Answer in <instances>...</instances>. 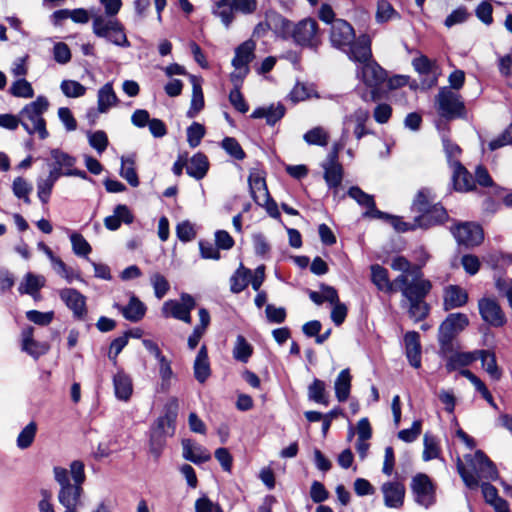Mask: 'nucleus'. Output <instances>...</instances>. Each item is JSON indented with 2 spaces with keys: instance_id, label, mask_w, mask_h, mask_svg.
Returning <instances> with one entry per match:
<instances>
[{
  "instance_id": "nucleus-1",
  "label": "nucleus",
  "mask_w": 512,
  "mask_h": 512,
  "mask_svg": "<svg viewBox=\"0 0 512 512\" xmlns=\"http://www.w3.org/2000/svg\"><path fill=\"white\" fill-rule=\"evenodd\" d=\"M465 460L470 469L465 467L460 458L457 459L456 466L468 488H478L480 479L494 480L497 477L496 466L482 450H477L474 455H465Z\"/></svg>"
},
{
  "instance_id": "nucleus-2",
  "label": "nucleus",
  "mask_w": 512,
  "mask_h": 512,
  "mask_svg": "<svg viewBox=\"0 0 512 512\" xmlns=\"http://www.w3.org/2000/svg\"><path fill=\"white\" fill-rule=\"evenodd\" d=\"M428 256L426 255L421 264L413 267L412 279L407 275H398L396 277L397 291H400L404 300L425 299L432 289L430 280L423 278L422 266L425 264Z\"/></svg>"
},
{
  "instance_id": "nucleus-3",
  "label": "nucleus",
  "mask_w": 512,
  "mask_h": 512,
  "mask_svg": "<svg viewBox=\"0 0 512 512\" xmlns=\"http://www.w3.org/2000/svg\"><path fill=\"white\" fill-rule=\"evenodd\" d=\"M48 107V99L45 96H38L35 101L25 105L20 111L21 125L30 135L38 133L40 139L48 137L46 121L42 117Z\"/></svg>"
},
{
  "instance_id": "nucleus-4",
  "label": "nucleus",
  "mask_w": 512,
  "mask_h": 512,
  "mask_svg": "<svg viewBox=\"0 0 512 512\" xmlns=\"http://www.w3.org/2000/svg\"><path fill=\"white\" fill-rule=\"evenodd\" d=\"M468 324L469 319L463 313H451L440 324L437 338L441 356H447L449 353L454 352V340Z\"/></svg>"
},
{
  "instance_id": "nucleus-5",
  "label": "nucleus",
  "mask_w": 512,
  "mask_h": 512,
  "mask_svg": "<svg viewBox=\"0 0 512 512\" xmlns=\"http://www.w3.org/2000/svg\"><path fill=\"white\" fill-rule=\"evenodd\" d=\"M257 7V0H218L215 2L212 13L220 19L226 29H229L237 13L251 15Z\"/></svg>"
},
{
  "instance_id": "nucleus-6",
  "label": "nucleus",
  "mask_w": 512,
  "mask_h": 512,
  "mask_svg": "<svg viewBox=\"0 0 512 512\" xmlns=\"http://www.w3.org/2000/svg\"><path fill=\"white\" fill-rule=\"evenodd\" d=\"M92 29L93 33L100 38H105L107 41L120 47H129L124 27L119 20L105 17L103 15L93 16Z\"/></svg>"
},
{
  "instance_id": "nucleus-7",
  "label": "nucleus",
  "mask_w": 512,
  "mask_h": 512,
  "mask_svg": "<svg viewBox=\"0 0 512 512\" xmlns=\"http://www.w3.org/2000/svg\"><path fill=\"white\" fill-rule=\"evenodd\" d=\"M435 104L438 114L446 120L463 118L466 114L465 105L461 95L452 91L448 87H442L439 89L435 98Z\"/></svg>"
},
{
  "instance_id": "nucleus-8",
  "label": "nucleus",
  "mask_w": 512,
  "mask_h": 512,
  "mask_svg": "<svg viewBox=\"0 0 512 512\" xmlns=\"http://www.w3.org/2000/svg\"><path fill=\"white\" fill-rule=\"evenodd\" d=\"M410 488L418 505L428 509L436 503V487L428 475L418 473L413 476Z\"/></svg>"
},
{
  "instance_id": "nucleus-9",
  "label": "nucleus",
  "mask_w": 512,
  "mask_h": 512,
  "mask_svg": "<svg viewBox=\"0 0 512 512\" xmlns=\"http://www.w3.org/2000/svg\"><path fill=\"white\" fill-rule=\"evenodd\" d=\"M357 76L362 79L366 86L373 89L371 99L376 101L378 98L377 89L387 81V72L372 58L357 67Z\"/></svg>"
},
{
  "instance_id": "nucleus-10",
  "label": "nucleus",
  "mask_w": 512,
  "mask_h": 512,
  "mask_svg": "<svg viewBox=\"0 0 512 512\" xmlns=\"http://www.w3.org/2000/svg\"><path fill=\"white\" fill-rule=\"evenodd\" d=\"M195 299L187 293L181 294L180 300H167L162 306L164 317H172L187 324L191 323V311L195 308Z\"/></svg>"
},
{
  "instance_id": "nucleus-11",
  "label": "nucleus",
  "mask_w": 512,
  "mask_h": 512,
  "mask_svg": "<svg viewBox=\"0 0 512 512\" xmlns=\"http://www.w3.org/2000/svg\"><path fill=\"white\" fill-rule=\"evenodd\" d=\"M317 22L311 18L303 19L296 25L293 24L290 38L303 47H317L319 44L317 36Z\"/></svg>"
},
{
  "instance_id": "nucleus-12",
  "label": "nucleus",
  "mask_w": 512,
  "mask_h": 512,
  "mask_svg": "<svg viewBox=\"0 0 512 512\" xmlns=\"http://www.w3.org/2000/svg\"><path fill=\"white\" fill-rule=\"evenodd\" d=\"M451 231L457 243L466 248L479 245L484 238L481 226L475 223H461L452 228Z\"/></svg>"
},
{
  "instance_id": "nucleus-13",
  "label": "nucleus",
  "mask_w": 512,
  "mask_h": 512,
  "mask_svg": "<svg viewBox=\"0 0 512 512\" xmlns=\"http://www.w3.org/2000/svg\"><path fill=\"white\" fill-rule=\"evenodd\" d=\"M343 51L350 60L361 66L372 59L371 39L368 35L362 34L357 39L354 38L353 42Z\"/></svg>"
},
{
  "instance_id": "nucleus-14",
  "label": "nucleus",
  "mask_w": 512,
  "mask_h": 512,
  "mask_svg": "<svg viewBox=\"0 0 512 512\" xmlns=\"http://www.w3.org/2000/svg\"><path fill=\"white\" fill-rule=\"evenodd\" d=\"M478 308L482 319L491 326L501 327L505 324V314L495 299H480L478 302Z\"/></svg>"
},
{
  "instance_id": "nucleus-15",
  "label": "nucleus",
  "mask_w": 512,
  "mask_h": 512,
  "mask_svg": "<svg viewBox=\"0 0 512 512\" xmlns=\"http://www.w3.org/2000/svg\"><path fill=\"white\" fill-rule=\"evenodd\" d=\"M355 33L353 27L345 20L336 19L333 21L330 32L331 44L341 50L353 42Z\"/></svg>"
},
{
  "instance_id": "nucleus-16",
  "label": "nucleus",
  "mask_w": 512,
  "mask_h": 512,
  "mask_svg": "<svg viewBox=\"0 0 512 512\" xmlns=\"http://www.w3.org/2000/svg\"><path fill=\"white\" fill-rule=\"evenodd\" d=\"M449 219L446 209L439 205H433L427 210L414 217V226L417 228L428 229L436 225H441Z\"/></svg>"
},
{
  "instance_id": "nucleus-17",
  "label": "nucleus",
  "mask_w": 512,
  "mask_h": 512,
  "mask_svg": "<svg viewBox=\"0 0 512 512\" xmlns=\"http://www.w3.org/2000/svg\"><path fill=\"white\" fill-rule=\"evenodd\" d=\"M83 494L84 489L82 486L72 484L59 488L57 499L58 502L65 508L64 512H78V509L83 505Z\"/></svg>"
},
{
  "instance_id": "nucleus-18",
  "label": "nucleus",
  "mask_w": 512,
  "mask_h": 512,
  "mask_svg": "<svg viewBox=\"0 0 512 512\" xmlns=\"http://www.w3.org/2000/svg\"><path fill=\"white\" fill-rule=\"evenodd\" d=\"M60 299L72 310L77 319H84L87 314L86 297L74 288H64L59 291Z\"/></svg>"
},
{
  "instance_id": "nucleus-19",
  "label": "nucleus",
  "mask_w": 512,
  "mask_h": 512,
  "mask_svg": "<svg viewBox=\"0 0 512 512\" xmlns=\"http://www.w3.org/2000/svg\"><path fill=\"white\" fill-rule=\"evenodd\" d=\"M384 504L388 508L399 509L404 504L406 489L403 483L388 481L382 484Z\"/></svg>"
},
{
  "instance_id": "nucleus-20",
  "label": "nucleus",
  "mask_w": 512,
  "mask_h": 512,
  "mask_svg": "<svg viewBox=\"0 0 512 512\" xmlns=\"http://www.w3.org/2000/svg\"><path fill=\"white\" fill-rule=\"evenodd\" d=\"M34 328L28 327L22 331L21 349L35 360L48 353L50 345L48 342H40L34 339Z\"/></svg>"
},
{
  "instance_id": "nucleus-21",
  "label": "nucleus",
  "mask_w": 512,
  "mask_h": 512,
  "mask_svg": "<svg viewBox=\"0 0 512 512\" xmlns=\"http://www.w3.org/2000/svg\"><path fill=\"white\" fill-rule=\"evenodd\" d=\"M256 44L253 40L249 39L240 44L235 49V56L232 59V66L236 70H244L249 73V63L254 59V50Z\"/></svg>"
},
{
  "instance_id": "nucleus-22",
  "label": "nucleus",
  "mask_w": 512,
  "mask_h": 512,
  "mask_svg": "<svg viewBox=\"0 0 512 512\" xmlns=\"http://www.w3.org/2000/svg\"><path fill=\"white\" fill-rule=\"evenodd\" d=\"M452 181L454 189L460 192L471 191L475 187V181L471 173L461 164L459 160H453Z\"/></svg>"
},
{
  "instance_id": "nucleus-23",
  "label": "nucleus",
  "mask_w": 512,
  "mask_h": 512,
  "mask_svg": "<svg viewBox=\"0 0 512 512\" xmlns=\"http://www.w3.org/2000/svg\"><path fill=\"white\" fill-rule=\"evenodd\" d=\"M371 270V281L377 287L378 290L387 294L397 292L396 278L391 281L389 273L386 268L379 264H373L370 267Z\"/></svg>"
},
{
  "instance_id": "nucleus-24",
  "label": "nucleus",
  "mask_w": 512,
  "mask_h": 512,
  "mask_svg": "<svg viewBox=\"0 0 512 512\" xmlns=\"http://www.w3.org/2000/svg\"><path fill=\"white\" fill-rule=\"evenodd\" d=\"M347 194L349 197L354 199L359 205L367 208V211L364 213V216L377 218L378 216L385 215V212L380 211L376 208L373 196L367 194L358 186L350 187Z\"/></svg>"
},
{
  "instance_id": "nucleus-25",
  "label": "nucleus",
  "mask_w": 512,
  "mask_h": 512,
  "mask_svg": "<svg viewBox=\"0 0 512 512\" xmlns=\"http://www.w3.org/2000/svg\"><path fill=\"white\" fill-rule=\"evenodd\" d=\"M405 354L414 368L421 367V344L420 335L416 331H409L404 336Z\"/></svg>"
},
{
  "instance_id": "nucleus-26",
  "label": "nucleus",
  "mask_w": 512,
  "mask_h": 512,
  "mask_svg": "<svg viewBox=\"0 0 512 512\" xmlns=\"http://www.w3.org/2000/svg\"><path fill=\"white\" fill-rule=\"evenodd\" d=\"M267 25L278 37L284 40L290 38L293 23L281 14L275 11L267 12Z\"/></svg>"
},
{
  "instance_id": "nucleus-27",
  "label": "nucleus",
  "mask_w": 512,
  "mask_h": 512,
  "mask_svg": "<svg viewBox=\"0 0 512 512\" xmlns=\"http://www.w3.org/2000/svg\"><path fill=\"white\" fill-rule=\"evenodd\" d=\"M116 307L126 320L133 323L142 320L147 310L145 304L135 295L130 297V300L126 306L117 304Z\"/></svg>"
},
{
  "instance_id": "nucleus-28",
  "label": "nucleus",
  "mask_w": 512,
  "mask_h": 512,
  "mask_svg": "<svg viewBox=\"0 0 512 512\" xmlns=\"http://www.w3.org/2000/svg\"><path fill=\"white\" fill-rule=\"evenodd\" d=\"M286 112V108L282 103L271 104L267 107H258L250 115L253 119L265 118L268 125H275L281 120Z\"/></svg>"
},
{
  "instance_id": "nucleus-29",
  "label": "nucleus",
  "mask_w": 512,
  "mask_h": 512,
  "mask_svg": "<svg viewBox=\"0 0 512 512\" xmlns=\"http://www.w3.org/2000/svg\"><path fill=\"white\" fill-rule=\"evenodd\" d=\"M182 447L183 457L195 464H201L211 459V455L206 448L194 443L190 439H184L182 441Z\"/></svg>"
},
{
  "instance_id": "nucleus-30",
  "label": "nucleus",
  "mask_w": 512,
  "mask_h": 512,
  "mask_svg": "<svg viewBox=\"0 0 512 512\" xmlns=\"http://www.w3.org/2000/svg\"><path fill=\"white\" fill-rule=\"evenodd\" d=\"M194 376L200 383H204L211 374L208 350L206 345H202L194 360Z\"/></svg>"
},
{
  "instance_id": "nucleus-31",
  "label": "nucleus",
  "mask_w": 512,
  "mask_h": 512,
  "mask_svg": "<svg viewBox=\"0 0 512 512\" xmlns=\"http://www.w3.org/2000/svg\"><path fill=\"white\" fill-rule=\"evenodd\" d=\"M209 169V161L204 153L194 154L190 160H187V174L196 180L203 179Z\"/></svg>"
},
{
  "instance_id": "nucleus-32",
  "label": "nucleus",
  "mask_w": 512,
  "mask_h": 512,
  "mask_svg": "<svg viewBox=\"0 0 512 512\" xmlns=\"http://www.w3.org/2000/svg\"><path fill=\"white\" fill-rule=\"evenodd\" d=\"M468 295L464 289L457 285H450L444 294V308L451 310L464 306L467 303Z\"/></svg>"
},
{
  "instance_id": "nucleus-33",
  "label": "nucleus",
  "mask_w": 512,
  "mask_h": 512,
  "mask_svg": "<svg viewBox=\"0 0 512 512\" xmlns=\"http://www.w3.org/2000/svg\"><path fill=\"white\" fill-rule=\"evenodd\" d=\"M370 114L367 109L358 108L352 114L345 118V121L355 122L354 135L357 140L362 139L364 136L372 132L366 128L365 124L369 120Z\"/></svg>"
},
{
  "instance_id": "nucleus-34",
  "label": "nucleus",
  "mask_w": 512,
  "mask_h": 512,
  "mask_svg": "<svg viewBox=\"0 0 512 512\" xmlns=\"http://www.w3.org/2000/svg\"><path fill=\"white\" fill-rule=\"evenodd\" d=\"M115 396L119 400L127 401L133 391L131 378L123 371L117 372L113 377Z\"/></svg>"
},
{
  "instance_id": "nucleus-35",
  "label": "nucleus",
  "mask_w": 512,
  "mask_h": 512,
  "mask_svg": "<svg viewBox=\"0 0 512 512\" xmlns=\"http://www.w3.org/2000/svg\"><path fill=\"white\" fill-rule=\"evenodd\" d=\"M249 190L251 197L258 205H263L262 198L268 199L269 191L267 189L266 181L259 174L251 173L248 178Z\"/></svg>"
},
{
  "instance_id": "nucleus-36",
  "label": "nucleus",
  "mask_w": 512,
  "mask_h": 512,
  "mask_svg": "<svg viewBox=\"0 0 512 512\" xmlns=\"http://www.w3.org/2000/svg\"><path fill=\"white\" fill-rule=\"evenodd\" d=\"M118 103V97L112 83L104 84L98 91L97 104L100 113H106L112 106Z\"/></svg>"
},
{
  "instance_id": "nucleus-37",
  "label": "nucleus",
  "mask_w": 512,
  "mask_h": 512,
  "mask_svg": "<svg viewBox=\"0 0 512 512\" xmlns=\"http://www.w3.org/2000/svg\"><path fill=\"white\" fill-rule=\"evenodd\" d=\"M352 376L348 368L343 369L337 376L334 389L335 396L339 402H345L348 400L351 390Z\"/></svg>"
},
{
  "instance_id": "nucleus-38",
  "label": "nucleus",
  "mask_w": 512,
  "mask_h": 512,
  "mask_svg": "<svg viewBox=\"0 0 512 512\" xmlns=\"http://www.w3.org/2000/svg\"><path fill=\"white\" fill-rule=\"evenodd\" d=\"M447 357L446 369L448 372L457 370L460 367H466L477 359L476 350L473 352H455Z\"/></svg>"
},
{
  "instance_id": "nucleus-39",
  "label": "nucleus",
  "mask_w": 512,
  "mask_h": 512,
  "mask_svg": "<svg viewBox=\"0 0 512 512\" xmlns=\"http://www.w3.org/2000/svg\"><path fill=\"white\" fill-rule=\"evenodd\" d=\"M477 359H480L486 372L495 380H499L502 372L499 369L495 353L489 350H476Z\"/></svg>"
},
{
  "instance_id": "nucleus-40",
  "label": "nucleus",
  "mask_w": 512,
  "mask_h": 512,
  "mask_svg": "<svg viewBox=\"0 0 512 512\" xmlns=\"http://www.w3.org/2000/svg\"><path fill=\"white\" fill-rule=\"evenodd\" d=\"M120 176L124 178L132 187H138L140 182L135 169V156H122Z\"/></svg>"
},
{
  "instance_id": "nucleus-41",
  "label": "nucleus",
  "mask_w": 512,
  "mask_h": 512,
  "mask_svg": "<svg viewBox=\"0 0 512 512\" xmlns=\"http://www.w3.org/2000/svg\"><path fill=\"white\" fill-rule=\"evenodd\" d=\"M192 83V99L191 105L187 112L189 118L195 117L204 107V96L201 84L195 76H190Z\"/></svg>"
},
{
  "instance_id": "nucleus-42",
  "label": "nucleus",
  "mask_w": 512,
  "mask_h": 512,
  "mask_svg": "<svg viewBox=\"0 0 512 512\" xmlns=\"http://www.w3.org/2000/svg\"><path fill=\"white\" fill-rule=\"evenodd\" d=\"M251 270L240 264L239 268L230 277V290L232 293L238 294L249 285Z\"/></svg>"
},
{
  "instance_id": "nucleus-43",
  "label": "nucleus",
  "mask_w": 512,
  "mask_h": 512,
  "mask_svg": "<svg viewBox=\"0 0 512 512\" xmlns=\"http://www.w3.org/2000/svg\"><path fill=\"white\" fill-rule=\"evenodd\" d=\"M405 305L408 307L409 316L416 322L424 320L430 311V307L425 299L402 301V306Z\"/></svg>"
},
{
  "instance_id": "nucleus-44",
  "label": "nucleus",
  "mask_w": 512,
  "mask_h": 512,
  "mask_svg": "<svg viewBox=\"0 0 512 512\" xmlns=\"http://www.w3.org/2000/svg\"><path fill=\"white\" fill-rule=\"evenodd\" d=\"M44 282L43 277L34 275L33 273H27L24 280L19 285L18 291L21 294L34 296L44 286Z\"/></svg>"
},
{
  "instance_id": "nucleus-45",
  "label": "nucleus",
  "mask_w": 512,
  "mask_h": 512,
  "mask_svg": "<svg viewBox=\"0 0 512 512\" xmlns=\"http://www.w3.org/2000/svg\"><path fill=\"white\" fill-rule=\"evenodd\" d=\"M308 398L318 404L327 406L329 399L326 395L325 382L317 378L314 379L308 387Z\"/></svg>"
},
{
  "instance_id": "nucleus-46",
  "label": "nucleus",
  "mask_w": 512,
  "mask_h": 512,
  "mask_svg": "<svg viewBox=\"0 0 512 512\" xmlns=\"http://www.w3.org/2000/svg\"><path fill=\"white\" fill-rule=\"evenodd\" d=\"M376 22L385 23L395 18H400L399 13L393 8L387 0H379L377 2Z\"/></svg>"
},
{
  "instance_id": "nucleus-47",
  "label": "nucleus",
  "mask_w": 512,
  "mask_h": 512,
  "mask_svg": "<svg viewBox=\"0 0 512 512\" xmlns=\"http://www.w3.org/2000/svg\"><path fill=\"white\" fill-rule=\"evenodd\" d=\"M324 169V179L329 188H337L343 179V169L341 165H322Z\"/></svg>"
},
{
  "instance_id": "nucleus-48",
  "label": "nucleus",
  "mask_w": 512,
  "mask_h": 512,
  "mask_svg": "<svg viewBox=\"0 0 512 512\" xmlns=\"http://www.w3.org/2000/svg\"><path fill=\"white\" fill-rule=\"evenodd\" d=\"M303 139L309 145L326 146L329 141V135L323 127L317 126L307 131L303 135Z\"/></svg>"
},
{
  "instance_id": "nucleus-49",
  "label": "nucleus",
  "mask_w": 512,
  "mask_h": 512,
  "mask_svg": "<svg viewBox=\"0 0 512 512\" xmlns=\"http://www.w3.org/2000/svg\"><path fill=\"white\" fill-rule=\"evenodd\" d=\"M253 352L252 346L244 336L238 335L233 349V357L243 363L248 362Z\"/></svg>"
},
{
  "instance_id": "nucleus-50",
  "label": "nucleus",
  "mask_w": 512,
  "mask_h": 512,
  "mask_svg": "<svg viewBox=\"0 0 512 512\" xmlns=\"http://www.w3.org/2000/svg\"><path fill=\"white\" fill-rule=\"evenodd\" d=\"M72 250L77 256L85 257L88 261V255L92 251L91 245L80 233L74 232L70 235Z\"/></svg>"
},
{
  "instance_id": "nucleus-51",
  "label": "nucleus",
  "mask_w": 512,
  "mask_h": 512,
  "mask_svg": "<svg viewBox=\"0 0 512 512\" xmlns=\"http://www.w3.org/2000/svg\"><path fill=\"white\" fill-rule=\"evenodd\" d=\"M424 450H423V460L424 461H430L432 459H436L439 457L440 454V448H439V441L437 437L425 433L424 439Z\"/></svg>"
},
{
  "instance_id": "nucleus-52",
  "label": "nucleus",
  "mask_w": 512,
  "mask_h": 512,
  "mask_svg": "<svg viewBox=\"0 0 512 512\" xmlns=\"http://www.w3.org/2000/svg\"><path fill=\"white\" fill-rule=\"evenodd\" d=\"M51 157L54 160V164L60 167L64 171H69L74 169V165L76 164V158L71 156L70 154L60 150V149H52Z\"/></svg>"
},
{
  "instance_id": "nucleus-53",
  "label": "nucleus",
  "mask_w": 512,
  "mask_h": 512,
  "mask_svg": "<svg viewBox=\"0 0 512 512\" xmlns=\"http://www.w3.org/2000/svg\"><path fill=\"white\" fill-rule=\"evenodd\" d=\"M32 185L22 177H16L12 183L13 194L18 198L22 199L26 204H30L31 200L29 194L31 193Z\"/></svg>"
},
{
  "instance_id": "nucleus-54",
  "label": "nucleus",
  "mask_w": 512,
  "mask_h": 512,
  "mask_svg": "<svg viewBox=\"0 0 512 512\" xmlns=\"http://www.w3.org/2000/svg\"><path fill=\"white\" fill-rule=\"evenodd\" d=\"M55 183L48 175L45 178H37V196L42 204L46 205L49 202Z\"/></svg>"
},
{
  "instance_id": "nucleus-55",
  "label": "nucleus",
  "mask_w": 512,
  "mask_h": 512,
  "mask_svg": "<svg viewBox=\"0 0 512 512\" xmlns=\"http://www.w3.org/2000/svg\"><path fill=\"white\" fill-rule=\"evenodd\" d=\"M37 425L34 421L27 424L19 433L17 437V446L20 449L30 447L35 439Z\"/></svg>"
},
{
  "instance_id": "nucleus-56",
  "label": "nucleus",
  "mask_w": 512,
  "mask_h": 512,
  "mask_svg": "<svg viewBox=\"0 0 512 512\" xmlns=\"http://www.w3.org/2000/svg\"><path fill=\"white\" fill-rule=\"evenodd\" d=\"M175 418L176 415L173 413H166L164 416H160L154 423L151 429L162 432L166 435H173L175 431Z\"/></svg>"
},
{
  "instance_id": "nucleus-57",
  "label": "nucleus",
  "mask_w": 512,
  "mask_h": 512,
  "mask_svg": "<svg viewBox=\"0 0 512 512\" xmlns=\"http://www.w3.org/2000/svg\"><path fill=\"white\" fill-rule=\"evenodd\" d=\"M221 147L236 160H243L246 157L245 151L234 137H225L221 142Z\"/></svg>"
},
{
  "instance_id": "nucleus-58",
  "label": "nucleus",
  "mask_w": 512,
  "mask_h": 512,
  "mask_svg": "<svg viewBox=\"0 0 512 512\" xmlns=\"http://www.w3.org/2000/svg\"><path fill=\"white\" fill-rule=\"evenodd\" d=\"M150 283L154 289V294L157 299H162L170 289L168 280L162 274L157 272L150 276Z\"/></svg>"
},
{
  "instance_id": "nucleus-59",
  "label": "nucleus",
  "mask_w": 512,
  "mask_h": 512,
  "mask_svg": "<svg viewBox=\"0 0 512 512\" xmlns=\"http://www.w3.org/2000/svg\"><path fill=\"white\" fill-rule=\"evenodd\" d=\"M60 88L63 94L69 98L81 97L86 93V87L74 80H63Z\"/></svg>"
},
{
  "instance_id": "nucleus-60",
  "label": "nucleus",
  "mask_w": 512,
  "mask_h": 512,
  "mask_svg": "<svg viewBox=\"0 0 512 512\" xmlns=\"http://www.w3.org/2000/svg\"><path fill=\"white\" fill-rule=\"evenodd\" d=\"M10 93L21 98H32L34 96L32 85L24 78L15 81L11 85Z\"/></svg>"
},
{
  "instance_id": "nucleus-61",
  "label": "nucleus",
  "mask_w": 512,
  "mask_h": 512,
  "mask_svg": "<svg viewBox=\"0 0 512 512\" xmlns=\"http://www.w3.org/2000/svg\"><path fill=\"white\" fill-rule=\"evenodd\" d=\"M430 193V190L427 188H422L418 191L411 207L414 212L421 213L433 206L430 203Z\"/></svg>"
},
{
  "instance_id": "nucleus-62",
  "label": "nucleus",
  "mask_w": 512,
  "mask_h": 512,
  "mask_svg": "<svg viewBox=\"0 0 512 512\" xmlns=\"http://www.w3.org/2000/svg\"><path fill=\"white\" fill-rule=\"evenodd\" d=\"M205 135V128L198 122H193L187 128V141L192 148L197 147Z\"/></svg>"
},
{
  "instance_id": "nucleus-63",
  "label": "nucleus",
  "mask_w": 512,
  "mask_h": 512,
  "mask_svg": "<svg viewBox=\"0 0 512 512\" xmlns=\"http://www.w3.org/2000/svg\"><path fill=\"white\" fill-rule=\"evenodd\" d=\"M470 17V13L467 8L464 6H460L457 9L453 10L445 19L444 25L447 28H451L454 25L462 24L468 20Z\"/></svg>"
},
{
  "instance_id": "nucleus-64",
  "label": "nucleus",
  "mask_w": 512,
  "mask_h": 512,
  "mask_svg": "<svg viewBox=\"0 0 512 512\" xmlns=\"http://www.w3.org/2000/svg\"><path fill=\"white\" fill-rule=\"evenodd\" d=\"M507 145H512V122L497 138L488 143V148L495 151Z\"/></svg>"
}]
</instances>
